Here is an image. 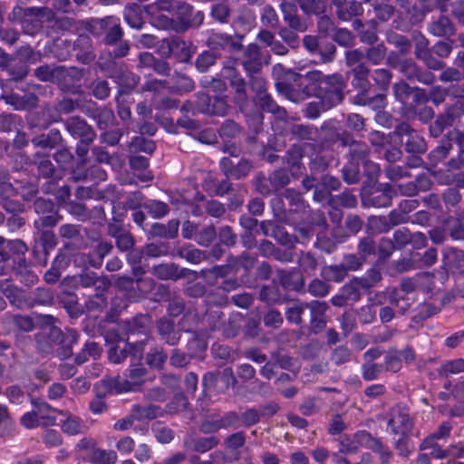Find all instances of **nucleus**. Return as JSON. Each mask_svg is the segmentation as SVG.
Wrapping results in <instances>:
<instances>
[{
	"mask_svg": "<svg viewBox=\"0 0 464 464\" xmlns=\"http://www.w3.org/2000/svg\"><path fill=\"white\" fill-rule=\"evenodd\" d=\"M322 85L313 88V95L326 102L328 108L340 104L344 99L346 82L341 73L326 75Z\"/></svg>",
	"mask_w": 464,
	"mask_h": 464,
	"instance_id": "nucleus-3",
	"label": "nucleus"
},
{
	"mask_svg": "<svg viewBox=\"0 0 464 464\" xmlns=\"http://www.w3.org/2000/svg\"><path fill=\"white\" fill-rule=\"evenodd\" d=\"M291 178L292 175L287 169H278L269 174L268 181L274 191H278L291 182Z\"/></svg>",
	"mask_w": 464,
	"mask_h": 464,
	"instance_id": "nucleus-63",
	"label": "nucleus"
},
{
	"mask_svg": "<svg viewBox=\"0 0 464 464\" xmlns=\"http://www.w3.org/2000/svg\"><path fill=\"white\" fill-rule=\"evenodd\" d=\"M351 72L353 77V84L355 88H370L371 83L369 81V76L371 73V69L367 64H361L357 67H353Z\"/></svg>",
	"mask_w": 464,
	"mask_h": 464,
	"instance_id": "nucleus-61",
	"label": "nucleus"
},
{
	"mask_svg": "<svg viewBox=\"0 0 464 464\" xmlns=\"http://www.w3.org/2000/svg\"><path fill=\"white\" fill-rule=\"evenodd\" d=\"M446 224L449 235L453 240L464 241V209L449 218Z\"/></svg>",
	"mask_w": 464,
	"mask_h": 464,
	"instance_id": "nucleus-51",
	"label": "nucleus"
},
{
	"mask_svg": "<svg viewBox=\"0 0 464 464\" xmlns=\"http://www.w3.org/2000/svg\"><path fill=\"white\" fill-rule=\"evenodd\" d=\"M63 141L62 133L57 129H52L48 133H43L35 136L32 140V143L42 149H53Z\"/></svg>",
	"mask_w": 464,
	"mask_h": 464,
	"instance_id": "nucleus-47",
	"label": "nucleus"
},
{
	"mask_svg": "<svg viewBox=\"0 0 464 464\" xmlns=\"http://www.w3.org/2000/svg\"><path fill=\"white\" fill-rule=\"evenodd\" d=\"M78 334L72 329L62 331V337L56 343L57 355L61 359H67L73 353L72 346L77 342Z\"/></svg>",
	"mask_w": 464,
	"mask_h": 464,
	"instance_id": "nucleus-40",
	"label": "nucleus"
},
{
	"mask_svg": "<svg viewBox=\"0 0 464 464\" xmlns=\"http://www.w3.org/2000/svg\"><path fill=\"white\" fill-rule=\"evenodd\" d=\"M32 162L37 169L38 177L54 180L62 179V172L57 169L48 154L36 152L33 156Z\"/></svg>",
	"mask_w": 464,
	"mask_h": 464,
	"instance_id": "nucleus-22",
	"label": "nucleus"
},
{
	"mask_svg": "<svg viewBox=\"0 0 464 464\" xmlns=\"http://www.w3.org/2000/svg\"><path fill=\"white\" fill-rule=\"evenodd\" d=\"M90 94L98 101L107 100L111 93V84L107 80L97 78L88 85Z\"/></svg>",
	"mask_w": 464,
	"mask_h": 464,
	"instance_id": "nucleus-54",
	"label": "nucleus"
},
{
	"mask_svg": "<svg viewBox=\"0 0 464 464\" xmlns=\"http://www.w3.org/2000/svg\"><path fill=\"white\" fill-rule=\"evenodd\" d=\"M204 13L202 11H198L194 14H192L188 20V22H174V19L165 18L166 24L163 26L166 30H173L176 33H184L188 31L191 27H198L204 22Z\"/></svg>",
	"mask_w": 464,
	"mask_h": 464,
	"instance_id": "nucleus-43",
	"label": "nucleus"
},
{
	"mask_svg": "<svg viewBox=\"0 0 464 464\" xmlns=\"http://www.w3.org/2000/svg\"><path fill=\"white\" fill-rule=\"evenodd\" d=\"M26 10L33 11L30 14L25 12L23 21V29L28 34H34L42 27L44 22H52L54 19L53 9L43 7H26Z\"/></svg>",
	"mask_w": 464,
	"mask_h": 464,
	"instance_id": "nucleus-11",
	"label": "nucleus"
},
{
	"mask_svg": "<svg viewBox=\"0 0 464 464\" xmlns=\"http://www.w3.org/2000/svg\"><path fill=\"white\" fill-rule=\"evenodd\" d=\"M243 130V127L237 122L234 120L227 119L220 124L218 133L223 142H230L233 140L240 138Z\"/></svg>",
	"mask_w": 464,
	"mask_h": 464,
	"instance_id": "nucleus-50",
	"label": "nucleus"
},
{
	"mask_svg": "<svg viewBox=\"0 0 464 464\" xmlns=\"http://www.w3.org/2000/svg\"><path fill=\"white\" fill-rule=\"evenodd\" d=\"M131 411L139 421L144 420H151L160 416H162L161 408L154 404H148L145 406L140 404H134L132 406Z\"/></svg>",
	"mask_w": 464,
	"mask_h": 464,
	"instance_id": "nucleus-55",
	"label": "nucleus"
},
{
	"mask_svg": "<svg viewBox=\"0 0 464 464\" xmlns=\"http://www.w3.org/2000/svg\"><path fill=\"white\" fill-rule=\"evenodd\" d=\"M77 285L83 289H93L96 292L108 291L111 281L108 276L98 275L96 272L83 269L75 278Z\"/></svg>",
	"mask_w": 464,
	"mask_h": 464,
	"instance_id": "nucleus-15",
	"label": "nucleus"
},
{
	"mask_svg": "<svg viewBox=\"0 0 464 464\" xmlns=\"http://www.w3.org/2000/svg\"><path fill=\"white\" fill-rule=\"evenodd\" d=\"M352 26L362 44L372 45L378 42L377 23L374 20L363 24L361 19H354Z\"/></svg>",
	"mask_w": 464,
	"mask_h": 464,
	"instance_id": "nucleus-29",
	"label": "nucleus"
},
{
	"mask_svg": "<svg viewBox=\"0 0 464 464\" xmlns=\"http://www.w3.org/2000/svg\"><path fill=\"white\" fill-rule=\"evenodd\" d=\"M220 443L217 436L199 437L194 433L187 434L183 440V447L188 450L205 453L218 447Z\"/></svg>",
	"mask_w": 464,
	"mask_h": 464,
	"instance_id": "nucleus-24",
	"label": "nucleus"
},
{
	"mask_svg": "<svg viewBox=\"0 0 464 464\" xmlns=\"http://www.w3.org/2000/svg\"><path fill=\"white\" fill-rule=\"evenodd\" d=\"M107 234L115 240L116 247L120 252H130L135 246L134 236L121 224L109 223Z\"/></svg>",
	"mask_w": 464,
	"mask_h": 464,
	"instance_id": "nucleus-19",
	"label": "nucleus"
},
{
	"mask_svg": "<svg viewBox=\"0 0 464 464\" xmlns=\"http://www.w3.org/2000/svg\"><path fill=\"white\" fill-rule=\"evenodd\" d=\"M392 134L400 140L407 153L415 155L426 152V141L409 123L404 121L398 123Z\"/></svg>",
	"mask_w": 464,
	"mask_h": 464,
	"instance_id": "nucleus-4",
	"label": "nucleus"
},
{
	"mask_svg": "<svg viewBox=\"0 0 464 464\" xmlns=\"http://www.w3.org/2000/svg\"><path fill=\"white\" fill-rule=\"evenodd\" d=\"M176 255L191 264H199L202 260L207 259L206 252L196 248L192 245L177 247Z\"/></svg>",
	"mask_w": 464,
	"mask_h": 464,
	"instance_id": "nucleus-56",
	"label": "nucleus"
},
{
	"mask_svg": "<svg viewBox=\"0 0 464 464\" xmlns=\"http://www.w3.org/2000/svg\"><path fill=\"white\" fill-rule=\"evenodd\" d=\"M108 291L96 292L93 295H89L85 302V308L89 313H102L108 305V300L106 293Z\"/></svg>",
	"mask_w": 464,
	"mask_h": 464,
	"instance_id": "nucleus-60",
	"label": "nucleus"
},
{
	"mask_svg": "<svg viewBox=\"0 0 464 464\" xmlns=\"http://www.w3.org/2000/svg\"><path fill=\"white\" fill-rule=\"evenodd\" d=\"M394 193L391 187H386L382 190H374L362 198V205L374 208L388 207L392 203Z\"/></svg>",
	"mask_w": 464,
	"mask_h": 464,
	"instance_id": "nucleus-39",
	"label": "nucleus"
},
{
	"mask_svg": "<svg viewBox=\"0 0 464 464\" xmlns=\"http://www.w3.org/2000/svg\"><path fill=\"white\" fill-rule=\"evenodd\" d=\"M239 60L235 58L225 62L222 65L220 75L228 81L230 87L235 92L234 103L242 111L247 104L248 96L246 92L247 82L237 68Z\"/></svg>",
	"mask_w": 464,
	"mask_h": 464,
	"instance_id": "nucleus-2",
	"label": "nucleus"
},
{
	"mask_svg": "<svg viewBox=\"0 0 464 464\" xmlns=\"http://www.w3.org/2000/svg\"><path fill=\"white\" fill-rule=\"evenodd\" d=\"M124 21L134 29H141L144 25L141 6L136 3L127 4L123 11Z\"/></svg>",
	"mask_w": 464,
	"mask_h": 464,
	"instance_id": "nucleus-49",
	"label": "nucleus"
},
{
	"mask_svg": "<svg viewBox=\"0 0 464 464\" xmlns=\"http://www.w3.org/2000/svg\"><path fill=\"white\" fill-rule=\"evenodd\" d=\"M246 442V433L242 430L233 432L224 439L223 445L229 455V461L238 460L241 458L242 449Z\"/></svg>",
	"mask_w": 464,
	"mask_h": 464,
	"instance_id": "nucleus-31",
	"label": "nucleus"
},
{
	"mask_svg": "<svg viewBox=\"0 0 464 464\" xmlns=\"http://www.w3.org/2000/svg\"><path fill=\"white\" fill-rule=\"evenodd\" d=\"M393 225H392L389 218L383 216H371L367 219L366 228L372 233L381 234L388 232Z\"/></svg>",
	"mask_w": 464,
	"mask_h": 464,
	"instance_id": "nucleus-64",
	"label": "nucleus"
},
{
	"mask_svg": "<svg viewBox=\"0 0 464 464\" xmlns=\"http://www.w3.org/2000/svg\"><path fill=\"white\" fill-rule=\"evenodd\" d=\"M63 127L70 136L82 143H92L97 137L93 127L80 115L70 116L63 121Z\"/></svg>",
	"mask_w": 464,
	"mask_h": 464,
	"instance_id": "nucleus-7",
	"label": "nucleus"
},
{
	"mask_svg": "<svg viewBox=\"0 0 464 464\" xmlns=\"http://www.w3.org/2000/svg\"><path fill=\"white\" fill-rule=\"evenodd\" d=\"M433 11L432 5L428 0H417L404 9L405 14L412 24H418L424 21L427 14Z\"/></svg>",
	"mask_w": 464,
	"mask_h": 464,
	"instance_id": "nucleus-36",
	"label": "nucleus"
},
{
	"mask_svg": "<svg viewBox=\"0 0 464 464\" xmlns=\"http://www.w3.org/2000/svg\"><path fill=\"white\" fill-rule=\"evenodd\" d=\"M0 70L5 72L9 81L22 82L29 73V66L2 50L0 53Z\"/></svg>",
	"mask_w": 464,
	"mask_h": 464,
	"instance_id": "nucleus-13",
	"label": "nucleus"
},
{
	"mask_svg": "<svg viewBox=\"0 0 464 464\" xmlns=\"http://www.w3.org/2000/svg\"><path fill=\"white\" fill-rule=\"evenodd\" d=\"M83 27L97 38L102 36V43L105 45L116 44L124 35L120 19L114 15L92 18L84 23Z\"/></svg>",
	"mask_w": 464,
	"mask_h": 464,
	"instance_id": "nucleus-1",
	"label": "nucleus"
},
{
	"mask_svg": "<svg viewBox=\"0 0 464 464\" xmlns=\"http://www.w3.org/2000/svg\"><path fill=\"white\" fill-rule=\"evenodd\" d=\"M371 284L365 279L353 278L345 284L341 292L349 302H357L362 295V290H369Z\"/></svg>",
	"mask_w": 464,
	"mask_h": 464,
	"instance_id": "nucleus-44",
	"label": "nucleus"
},
{
	"mask_svg": "<svg viewBox=\"0 0 464 464\" xmlns=\"http://www.w3.org/2000/svg\"><path fill=\"white\" fill-rule=\"evenodd\" d=\"M306 306L310 311V332L314 334H318L326 327L325 313L329 306L326 302L319 300L306 303Z\"/></svg>",
	"mask_w": 464,
	"mask_h": 464,
	"instance_id": "nucleus-20",
	"label": "nucleus"
},
{
	"mask_svg": "<svg viewBox=\"0 0 464 464\" xmlns=\"http://www.w3.org/2000/svg\"><path fill=\"white\" fill-rule=\"evenodd\" d=\"M455 31L454 24L444 14H440L428 24V32L436 37H450L455 34Z\"/></svg>",
	"mask_w": 464,
	"mask_h": 464,
	"instance_id": "nucleus-38",
	"label": "nucleus"
},
{
	"mask_svg": "<svg viewBox=\"0 0 464 464\" xmlns=\"http://www.w3.org/2000/svg\"><path fill=\"white\" fill-rule=\"evenodd\" d=\"M302 74L294 72L293 82H277L275 84L276 90L290 102L300 103L313 95V91L302 82Z\"/></svg>",
	"mask_w": 464,
	"mask_h": 464,
	"instance_id": "nucleus-5",
	"label": "nucleus"
},
{
	"mask_svg": "<svg viewBox=\"0 0 464 464\" xmlns=\"http://www.w3.org/2000/svg\"><path fill=\"white\" fill-rule=\"evenodd\" d=\"M418 206L419 202L416 199L402 200L398 208L392 209L388 215L392 225L395 227L409 222V214L415 210Z\"/></svg>",
	"mask_w": 464,
	"mask_h": 464,
	"instance_id": "nucleus-32",
	"label": "nucleus"
},
{
	"mask_svg": "<svg viewBox=\"0 0 464 464\" xmlns=\"http://www.w3.org/2000/svg\"><path fill=\"white\" fill-rule=\"evenodd\" d=\"M331 4L335 8L337 18L343 22L359 19L363 14L362 3L355 0H331Z\"/></svg>",
	"mask_w": 464,
	"mask_h": 464,
	"instance_id": "nucleus-21",
	"label": "nucleus"
},
{
	"mask_svg": "<svg viewBox=\"0 0 464 464\" xmlns=\"http://www.w3.org/2000/svg\"><path fill=\"white\" fill-rule=\"evenodd\" d=\"M257 102L262 111L273 114L276 119L281 121L287 119L286 110L279 106L268 92L257 98Z\"/></svg>",
	"mask_w": 464,
	"mask_h": 464,
	"instance_id": "nucleus-48",
	"label": "nucleus"
},
{
	"mask_svg": "<svg viewBox=\"0 0 464 464\" xmlns=\"http://www.w3.org/2000/svg\"><path fill=\"white\" fill-rule=\"evenodd\" d=\"M53 293L49 288L38 287L32 295L27 297V308H33L35 305H51L53 303Z\"/></svg>",
	"mask_w": 464,
	"mask_h": 464,
	"instance_id": "nucleus-53",
	"label": "nucleus"
},
{
	"mask_svg": "<svg viewBox=\"0 0 464 464\" xmlns=\"http://www.w3.org/2000/svg\"><path fill=\"white\" fill-rule=\"evenodd\" d=\"M400 72L410 82H419L425 85H431L435 82V75L421 68L412 58H404L400 68Z\"/></svg>",
	"mask_w": 464,
	"mask_h": 464,
	"instance_id": "nucleus-10",
	"label": "nucleus"
},
{
	"mask_svg": "<svg viewBox=\"0 0 464 464\" xmlns=\"http://www.w3.org/2000/svg\"><path fill=\"white\" fill-rule=\"evenodd\" d=\"M138 69H151L157 74L169 76L171 72L169 63L162 58L156 57L149 52H142L138 55Z\"/></svg>",
	"mask_w": 464,
	"mask_h": 464,
	"instance_id": "nucleus-23",
	"label": "nucleus"
},
{
	"mask_svg": "<svg viewBox=\"0 0 464 464\" xmlns=\"http://www.w3.org/2000/svg\"><path fill=\"white\" fill-rule=\"evenodd\" d=\"M76 59L82 64H90L96 58L95 47L92 39L86 34L78 36L73 44Z\"/></svg>",
	"mask_w": 464,
	"mask_h": 464,
	"instance_id": "nucleus-26",
	"label": "nucleus"
},
{
	"mask_svg": "<svg viewBox=\"0 0 464 464\" xmlns=\"http://www.w3.org/2000/svg\"><path fill=\"white\" fill-rule=\"evenodd\" d=\"M443 264L452 273H464V249L448 247L443 252Z\"/></svg>",
	"mask_w": 464,
	"mask_h": 464,
	"instance_id": "nucleus-34",
	"label": "nucleus"
},
{
	"mask_svg": "<svg viewBox=\"0 0 464 464\" xmlns=\"http://www.w3.org/2000/svg\"><path fill=\"white\" fill-rule=\"evenodd\" d=\"M300 274L312 276L320 266L319 259L311 252H301L297 258Z\"/></svg>",
	"mask_w": 464,
	"mask_h": 464,
	"instance_id": "nucleus-52",
	"label": "nucleus"
},
{
	"mask_svg": "<svg viewBox=\"0 0 464 464\" xmlns=\"http://www.w3.org/2000/svg\"><path fill=\"white\" fill-rule=\"evenodd\" d=\"M388 426L394 434L406 437L411 433L413 428V420L408 410L397 406L391 411V418L388 421Z\"/></svg>",
	"mask_w": 464,
	"mask_h": 464,
	"instance_id": "nucleus-17",
	"label": "nucleus"
},
{
	"mask_svg": "<svg viewBox=\"0 0 464 464\" xmlns=\"http://www.w3.org/2000/svg\"><path fill=\"white\" fill-rule=\"evenodd\" d=\"M165 302L167 303V316L169 318L178 317L186 310V301L177 292L166 291Z\"/></svg>",
	"mask_w": 464,
	"mask_h": 464,
	"instance_id": "nucleus-46",
	"label": "nucleus"
},
{
	"mask_svg": "<svg viewBox=\"0 0 464 464\" xmlns=\"http://www.w3.org/2000/svg\"><path fill=\"white\" fill-rule=\"evenodd\" d=\"M60 337L62 330L57 326L41 329L34 335L37 351L44 355L52 354Z\"/></svg>",
	"mask_w": 464,
	"mask_h": 464,
	"instance_id": "nucleus-18",
	"label": "nucleus"
},
{
	"mask_svg": "<svg viewBox=\"0 0 464 464\" xmlns=\"http://www.w3.org/2000/svg\"><path fill=\"white\" fill-rule=\"evenodd\" d=\"M59 413L66 417L61 425L62 430L64 433L70 436H74L82 432L84 425L79 417L64 411H60Z\"/></svg>",
	"mask_w": 464,
	"mask_h": 464,
	"instance_id": "nucleus-58",
	"label": "nucleus"
},
{
	"mask_svg": "<svg viewBox=\"0 0 464 464\" xmlns=\"http://www.w3.org/2000/svg\"><path fill=\"white\" fill-rule=\"evenodd\" d=\"M219 167L226 178L238 180L249 175L254 169V162L246 158L237 160L230 157H223L219 161Z\"/></svg>",
	"mask_w": 464,
	"mask_h": 464,
	"instance_id": "nucleus-9",
	"label": "nucleus"
},
{
	"mask_svg": "<svg viewBox=\"0 0 464 464\" xmlns=\"http://www.w3.org/2000/svg\"><path fill=\"white\" fill-rule=\"evenodd\" d=\"M237 377L231 367L206 372L202 377V384L208 390L218 393H226L230 386H236Z\"/></svg>",
	"mask_w": 464,
	"mask_h": 464,
	"instance_id": "nucleus-6",
	"label": "nucleus"
},
{
	"mask_svg": "<svg viewBox=\"0 0 464 464\" xmlns=\"http://www.w3.org/2000/svg\"><path fill=\"white\" fill-rule=\"evenodd\" d=\"M358 92L353 98V103L359 106H370L373 110L384 108L386 103V94L378 93L372 97L369 96V89H360Z\"/></svg>",
	"mask_w": 464,
	"mask_h": 464,
	"instance_id": "nucleus-42",
	"label": "nucleus"
},
{
	"mask_svg": "<svg viewBox=\"0 0 464 464\" xmlns=\"http://www.w3.org/2000/svg\"><path fill=\"white\" fill-rule=\"evenodd\" d=\"M80 108H82V107H81L80 100H78V99H72V97L65 96V95H63L60 98H57L55 100L54 106H53L54 113L52 116L53 121H54V122L62 121L63 122V121L62 118L63 114L72 113L73 111H75L76 110H78Z\"/></svg>",
	"mask_w": 464,
	"mask_h": 464,
	"instance_id": "nucleus-35",
	"label": "nucleus"
},
{
	"mask_svg": "<svg viewBox=\"0 0 464 464\" xmlns=\"http://www.w3.org/2000/svg\"><path fill=\"white\" fill-rule=\"evenodd\" d=\"M12 269L20 277V281L26 285H34L38 281L36 274L32 271L30 264L23 256H17L14 259Z\"/></svg>",
	"mask_w": 464,
	"mask_h": 464,
	"instance_id": "nucleus-37",
	"label": "nucleus"
},
{
	"mask_svg": "<svg viewBox=\"0 0 464 464\" xmlns=\"http://www.w3.org/2000/svg\"><path fill=\"white\" fill-rule=\"evenodd\" d=\"M171 57H174L177 62L188 63H190L192 54L195 52V47L192 43L186 42L179 35H171Z\"/></svg>",
	"mask_w": 464,
	"mask_h": 464,
	"instance_id": "nucleus-30",
	"label": "nucleus"
},
{
	"mask_svg": "<svg viewBox=\"0 0 464 464\" xmlns=\"http://www.w3.org/2000/svg\"><path fill=\"white\" fill-rule=\"evenodd\" d=\"M110 77L119 85V90L123 91V94L135 89L140 81V76L129 72L123 65L114 68Z\"/></svg>",
	"mask_w": 464,
	"mask_h": 464,
	"instance_id": "nucleus-28",
	"label": "nucleus"
},
{
	"mask_svg": "<svg viewBox=\"0 0 464 464\" xmlns=\"http://www.w3.org/2000/svg\"><path fill=\"white\" fill-rule=\"evenodd\" d=\"M37 243L42 247V255H38L36 248L34 249V255L37 262L45 266L50 251L57 245V237L53 230H37Z\"/></svg>",
	"mask_w": 464,
	"mask_h": 464,
	"instance_id": "nucleus-25",
	"label": "nucleus"
},
{
	"mask_svg": "<svg viewBox=\"0 0 464 464\" xmlns=\"http://www.w3.org/2000/svg\"><path fill=\"white\" fill-rule=\"evenodd\" d=\"M279 9L283 14L285 23L287 27H291L300 33L306 31V24L298 14V10L295 3L294 2H281Z\"/></svg>",
	"mask_w": 464,
	"mask_h": 464,
	"instance_id": "nucleus-27",
	"label": "nucleus"
},
{
	"mask_svg": "<svg viewBox=\"0 0 464 464\" xmlns=\"http://www.w3.org/2000/svg\"><path fill=\"white\" fill-rule=\"evenodd\" d=\"M260 23L265 28L276 29L279 27V15L272 5H265L262 8Z\"/></svg>",
	"mask_w": 464,
	"mask_h": 464,
	"instance_id": "nucleus-62",
	"label": "nucleus"
},
{
	"mask_svg": "<svg viewBox=\"0 0 464 464\" xmlns=\"http://www.w3.org/2000/svg\"><path fill=\"white\" fill-rule=\"evenodd\" d=\"M243 39L241 34H227L225 33H212L207 41L212 50H225L230 53H237L243 50Z\"/></svg>",
	"mask_w": 464,
	"mask_h": 464,
	"instance_id": "nucleus-12",
	"label": "nucleus"
},
{
	"mask_svg": "<svg viewBox=\"0 0 464 464\" xmlns=\"http://www.w3.org/2000/svg\"><path fill=\"white\" fill-rule=\"evenodd\" d=\"M34 75L42 82H57L65 78V67L41 65L34 70Z\"/></svg>",
	"mask_w": 464,
	"mask_h": 464,
	"instance_id": "nucleus-45",
	"label": "nucleus"
},
{
	"mask_svg": "<svg viewBox=\"0 0 464 464\" xmlns=\"http://www.w3.org/2000/svg\"><path fill=\"white\" fill-rule=\"evenodd\" d=\"M276 275L279 284L283 288L300 292L304 286V279L302 274L293 270L287 271L284 269H277Z\"/></svg>",
	"mask_w": 464,
	"mask_h": 464,
	"instance_id": "nucleus-33",
	"label": "nucleus"
},
{
	"mask_svg": "<svg viewBox=\"0 0 464 464\" xmlns=\"http://www.w3.org/2000/svg\"><path fill=\"white\" fill-rule=\"evenodd\" d=\"M168 359V353L162 347L151 348L145 356V362L150 368L163 370Z\"/></svg>",
	"mask_w": 464,
	"mask_h": 464,
	"instance_id": "nucleus-59",
	"label": "nucleus"
},
{
	"mask_svg": "<svg viewBox=\"0 0 464 464\" xmlns=\"http://www.w3.org/2000/svg\"><path fill=\"white\" fill-rule=\"evenodd\" d=\"M189 270L186 268H179V266L175 264L170 265H160L156 267L155 272L156 275L160 279H172L178 280L179 278L185 277L188 275Z\"/></svg>",
	"mask_w": 464,
	"mask_h": 464,
	"instance_id": "nucleus-57",
	"label": "nucleus"
},
{
	"mask_svg": "<svg viewBox=\"0 0 464 464\" xmlns=\"http://www.w3.org/2000/svg\"><path fill=\"white\" fill-rule=\"evenodd\" d=\"M82 111L94 121L100 130H106L116 122L115 114L112 109L108 106H98L96 102L90 101L82 106Z\"/></svg>",
	"mask_w": 464,
	"mask_h": 464,
	"instance_id": "nucleus-8",
	"label": "nucleus"
},
{
	"mask_svg": "<svg viewBox=\"0 0 464 464\" xmlns=\"http://www.w3.org/2000/svg\"><path fill=\"white\" fill-rule=\"evenodd\" d=\"M455 120L456 118L449 106L443 112L438 114L435 121L430 123L429 128L430 136L433 138L440 137L446 128L454 124Z\"/></svg>",
	"mask_w": 464,
	"mask_h": 464,
	"instance_id": "nucleus-41",
	"label": "nucleus"
},
{
	"mask_svg": "<svg viewBox=\"0 0 464 464\" xmlns=\"http://www.w3.org/2000/svg\"><path fill=\"white\" fill-rule=\"evenodd\" d=\"M243 56L240 64L246 74L261 73L263 70V55L260 46L257 44H250L243 47Z\"/></svg>",
	"mask_w": 464,
	"mask_h": 464,
	"instance_id": "nucleus-16",
	"label": "nucleus"
},
{
	"mask_svg": "<svg viewBox=\"0 0 464 464\" xmlns=\"http://www.w3.org/2000/svg\"><path fill=\"white\" fill-rule=\"evenodd\" d=\"M155 329L164 343L176 346L181 339V330L177 327L175 321L167 315L160 317L155 322Z\"/></svg>",
	"mask_w": 464,
	"mask_h": 464,
	"instance_id": "nucleus-14",
	"label": "nucleus"
}]
</instances>
